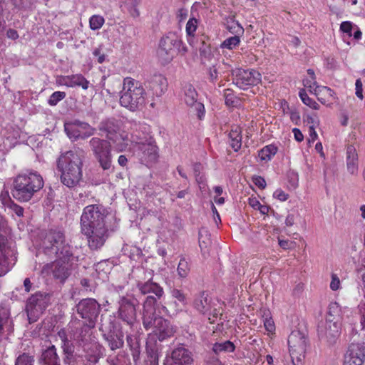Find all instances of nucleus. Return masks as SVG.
Listing matches in <instances>:
<instances>
[{
	"label": "nucleus",
	"instance_id": "nucleus-51",
	"mask_svg": "<svg viewBox=\"0 0 365 365\" xmlns=\"http://www.w3.org/2000/svg\"><path fill=\"white\" fill-rule=\"evenodd\" d=\"M339 309L336 304H330L327 318L333 319V317H339Z\"/></svg>",
	"mask_w": 365,
	"mask_h": 365
},
{
	"label": "nucleus",
	"instance_id": "nucleus-28",
	"mask_svg": "<svg viewBox=\"0 0 365 365\" xmlns=\"http://www.w3.org/2000/svg\"><path fill=\"white\" fill-rule=\"evenodd\" d=\"M108 140L113 145L114 150L117 152H123L128 146V136L125 132H118L115 135L110 137Z\"/></svg>",
	"mask_w": 365,
	"mask_h": 365
},
{
	"label": "nucleus",
	"instance_id": "nucleus-59",
	"mask_svg": "<svg viewBox=\"0 0 365 365\" xmlns=\"http://www.w3.org/2000/svg\"><path fill=\"white\" fill-rule=\"evenodd\" d=\"M68 76H61L56 80V83L58 85L68 87Z\"/></svg>",
	"mask_w": 365,
	"mask_h": 365
},
{
	"label": "nucleus",
	"instance_id": "nucleus-61",
	"mask_svg": "<svg viewBox=\"0 0 365 365\" xmlns=\"http://www.w3.org/2000/svg\"><path fill=\"white\" fill-rule=\"evenodd\" d=\"M6 36L12 40H16L19 36L17 31L14 29H9L6 32Z\"/></svg>",
	"mask_w": 365,
	"mask_h": 365
},
{
	"label": "nucleus",
	"instance_id": "nucleus-5",
	"mask_svg": "<svg viewBox=\"0 0 365 365\" xmlns=\"http://www.w3.org/2000/svg\"><path fill=\"white\" fill-rule=\"evenodd\" d=\"M154 300L149 298L145 304V312H143V325L146 330L153 329V332L160 341L165 340L174 336L175 327L170 322L155 314V309H153Z\"/></svg>",
	"mask_w": 365,
	"mask_h": 365
},
{
	"label": "nucleus",
	"instance_id": "nucleus-50",
	"mask_svg": "<svg viewBox=\"0 0 365 365\" xmlns=\"http://www.w3.org/2000/svg\"><path fill=\"white\" fill-rule=\"evenodd\" d=\"M353 24L351 21H343L340 25V31L346 34L349 36H352Z\"/></svg>",
	"mask_w": 365,
	"mask_h": 365
},
{
	"label": "nucleus",
	"instance_id": "nucleus-43",
	"mask_svg": "<svg viewBox=\"0 0 365 365\" xmlns=\"http://www.w3.org/2000/svg\"><path fill=\"white\" fill-rule=\"evenodd\" d=\"M263 317H264L263 319L264 327L267 331L268 334L272 335L275 334L276 327L272 317H269V314L266 315L265 313L264 314Z\"/></svg>",
	"mask_w": 365,
	"mask_h": 365
},
{
	"label": "nucleus",
	"instance_id": "nucleus-6",
	"mask_svg": "<svg viewBox=\"0 0 365 365\" xmlns=\"http://www.w3.org/2000/svg\"><path fill=\"white\" fill-rule=\"evenodd\" d=\"M308 346V338L305 333L293 330L288 337L289 352L293 365H302Z\"/></svg>",
	"mask_w": 365,
	"mask_h": 365
},
{
	"label": "nucleus",
	"instance_id": "nucleus-20",
	"mask_svg": "<svg viewBox=\"0 0 365 365\" xmlns=\"http://www.w3.org/2000/svg\"><path fill=\"white\" fill-rule=\"evenodd\" d=\"M43 243L46 250L55 253L57 249L66 243L65 236L61 231L51 230L46 234Z\"/></svg>",
	"mask_w": 365,
	"mask_h": 365
},
{
	"label": "nucleus",
	"instance_id": "nucleus-4",
	"mask_svg": "<svg viewBox=\"0 0 365 365\" xmlns=\"http://www.w3.org/2000/svg\"><path fill=\"white\" fill-rule=\"evenodd\" d=\"M43 178L36 171L18 175L14 180L13 197L19 202H28L43 187Z\"/></svg>",
	"mask_w": 365,
	"mask_h": 365
},
{
	"label": "nucleus",
	"instance_id": "nucleus-35",
	"mask_svg": "<svg viewBox=\"0 0 365 365\" xmlns=\"http://www.w3.org/2000/svg\"><path fill=\"white\" fill-rule=\"evenodd\" d=\"M278 148L274 144H269L258 152V156L262 161H269L277 153Z\"/></svg>",
	"mask_w": 365,
	"mask_h": 365
},
{
	"label": "nucleus",
	"instance_id": "nucleus-21",
	"mask_svg": "<svg viewBox=\"0 0 365 365\" xmlns=\"http://www.w3.org/2000/svg\"><path fill=\"white\" fill-rule=\"evenodd\" d=\"M39 364L41 365H61V360L54 345L50 344L48 346L42 349Z\"/></svg>",
	"mask_w": 365,
	"mask_h": 365
},
{
	"label": "nucleus",
	"instance_id": "nucleus-1",
	"mask_svg": "<svg viewBox=\"0 0 365 365\" xmlns=\"http://www.w3.org/2000/svg\"><path fill=\"white\" fill-rule=\"evenodd\" d=\"M106 217V209L99 204L87 205L83 210L81 216V232L86 236L88 247L93 250L103 246L108 237Z\"/></svg>",
	"mask_w": 365,
	"mask_h": 365
},
{
	"label": "nucleus",
	"instance_id": "nucleus-24",
	"mask_svg": "<svg viewBox=\"0 0 365 365\" xmlns=\"http://www.w3.org/2000/svg\"><path fill=\"white\" fill-rule=\"evenodd\" d=\"M194 308L200 314H206L211 310V299L206 292H200L193 301Z\"/></svg>",
	"mask_w": 365,
	"mask_h": 365
},
{
	"label": "nucleus",
	"instance_id": "nucleus-8",
	"mask_svg": "<svg viewBox=\"0 0 365 365\" xmlns=\"http://www.w3.org/2000/svg\"><path fill=\"white\" fill-rule=\"evenodd\" d=\"M181 43V41L174 36H165L160 39L157 54L161 64L167 65L173 61L176 54V48Z\"/></svg>",
	"mask_w": 365,
	"mask_h": 365
},
{
	"label": "nucleus",
	"instance_id": "nucleus-29",
	"mask_svg": "<svg viewBox=\"0 0 365 365\" xmlns=\"http://www.w3.org/2000/svg\"><path fill=\"white\" fill-rule=\"evenodd\" d=\"M56 259L66 262L67 264H72L75 260V257L72 252V247L68 244L65 243L56 252Z\"/></svg>",
	"mask_w": 365,
	"mask_h": 365
},
{
	"label": "nucleus",
	"instance_id": "nucleus-36",
	"mask_svg": "<svg viewBox=\"0 0 365 365\" xmlns=\"http://www.w3.org/2000/svg\"><path fill=\"white\" fill-rule=\"evenodd\" d=\"M235 350V344L229 340L224 342H216L212 346V351L215 354H219L221 352H233Z\"/></svg>",
	"mask_w": 365,
	"mask_h": 365
},
{
	"label": "nucleus",
	"instance_id": "nucleus-46",
	"mask_svg": "<svg viewBox=\"0 0 365 365\" xmlns=\"http://www.w3.org/2000/svg\"><path fill=\"white\" fill-rule=\"evenodd\" d=\"M224 98L225 104L228 106H235L236 103V96L234 94V91L230 89L227 88L224 91Z\"/></svg>",
	"mask_w": 365,
	"mask_h": 365
},
{
	"label": "nucleus",
	"instance_id": "nucleus-33",
	"mask_svg": "<svg viewBox=\"0 0 365 365\" xmlns=\"http://www.w3.org/2000/svg\"><path fill=\"white\" fill-rule=\"evenodd\" d=\"M314 93L322 104H325L331 101L334 92L329 87L319 86Z\"/></svg>",
	"mask_w": 365,
	"mask_h": 365
},
{
	"label": "nucleus",
	"instance_id": "nucleus-47",
	"mask_svg": "<svg viewBox=\"0 0 365 365\" xmlns=\"http://www.w3.org/2000/svg\"><path fill=\"white\" fill-rule=\"evenodd\" d=\"M34 356L23 354L17 358L15 365H34Z\"/></svg>",
	"mask_w": 365,
	"mask_h": 365
},
{
	"label": "nucleus",
	"instance_id": "nucleus-40",
	"mask_svg": "<svg viewBox=\"0 0 365 365\" xmlns=\"http://www.w3.org/2000/svg\"><path fill=\"white\" fill-rule=\"evenodd\" d=\"M299 96L305 105L314 110L319 109V105L312 98H309L304 89L300 90Z\"/></svg>",
	"mask_w": 365,
	"mask_h": 365
},
{
	"label": "nucleus",
	"instance_id": "nucleus-38",
	"mask_svg": "<svg viewBox=\"0 0 365 365\" xmlns=\"http://www.w3.org/2000/svg\"><path fill=\"white\" fill-rule=\"evenodd\" d=\"M227 29L232 34L239 36L244 33V29L234 17L229 18L226 23Z\"/></svg>",
	"mask_w": 365,
	"mask_h": 365
},
{
	"label": "nucleus",
	"instance_id": "nucleus-58",
	"mask_svg": "<svg viewBox=\"0 0 365 365\" xmlns=\"http://www.w3.org/2000/svg\"><path fill=\"white\" fill-rule=\"evenodd\" d=\"M248 204L255 210H257L261 205L259 201L255 197H249Z\"/></svg>",
	"mask_w": 365,
	"mask_h": 365
},
{
	"label": "nucleus",
	"instance_id": "nucleus-18",
	"mask_svg": "<svg viewBox=\"0 0 365 365\" xmlns=\"http://www.w3.org/2000/svg\"><path fill=\"white\" fill-rule=\"evenodd\" d=\"M138 155L147 166L155 163L158 158V148L154 142H138Z\"/></svg>",
	"mask_w": 365,
	"mask_h": 365
},
{
	"label": "nucleus",
	"instance_id": "nucleus-52",
	"mask_svg": "<svg viewBox=\"0 0 365 365\" xmlns=\"http://www.w3.org/2000/svg\"><path fill=\"white\" fill-rule=\"evenodd\" d=\"M341 282L336 274H331V281L330 283V289L333 291H336L340 288Z\"/></svg>",
	"mask_w": 365,
	"mask_h": 365
},
{
	"label": "nucleus",
	"instance_id": "nucleus-48",
	"mask_svg": "<svg viewBox=\"0 0 365 365\" xmlns=\"http://www.w3.org/2000/svg\"><path fill=\"white\" fill-rule=\"evenodd\" d=\"M172 297L178 300L182 305L185 306L187 304V297L184 292L178 289H173L171 291Z\"/></svg>",
	"mask_w": 365,
	"mask_h": 365
},
{
	"label": "nucleus",
	"instance_id": "nucleus-39",
	"mask_svg": "<svg viewBox=\"0 0 365 365\" xmlns=\"http://www.w3.org/2000/svg\"><path fill=\"white\" fill-rule=\"evenodd\" d=\"M190 271V265L188 261L182 257L180 259L177 272L180 278H185L187 277Z\"/></svg>",
	"mask_w": 365,
	"mask_h": 365
},
{
	"label": "nucleus",
	"instance_id": "nucleus-30",
	"mask_svg": "<svg viewBox=\"0 0 365 365\" xmlns=\"http://www.w3.org/2000/svg\"><path fill=\"white\" fill-rule=\"evenodd\" d=\"M103 337L105 340L108 342V344L112 351H115L123 346L124 336L123 334L121 332L118 334L110 333L108 334H104Z\"/></svg>",
	"mask_w": 365,
	"mask_h": 365
},
{
	"label": "nucleus",
	"instance_id": "nucleus-34",
	"mask_svg": "<svg viewBox=\"0 0 365 365\" xmlns=\"http://www.w3.org/2000/svg\"><path fill=\"white\" fill-rule=\"evenodd\" d=\"M68 87H81L83 90H87L90 82L82 74H73L68 76Z\"/></svg>",
	"mask_w": 365,
	"mask_h": 365
},
{
	"label": "nucleus",
	"instance_id": "nucleus-10",
	"mask_svg": "<svg viewBox=\"0 0 365 365\" xmlns=\"http://www.w3.org/2000/svg\"><path fill=\"white\" fill-rule=\"evenodd\" d=\"M65 131L70 139H86L95 133L96 129L88 123L80 120L65 123Z\"/></svg>",
	"mask_w": 365,
	"mask_h": 365
},
{
	"label": "nucleus",
	"instance_id": "nucleus-7",
	"mask_svg": "<svg viewBox=\"0 0 365 365\" xmlns=\"http://www.w3.org/2000/svg\"><path fill=\"white\" fill-rule=\"evenodd\" d=\"M93 155L103 170L110 168L112 163L111 146L109 142L99 138H92L89 141Z\"/></svg>",
	"mask_w": 365,
	"mask_h": 365
},
{
	"label": "nucleus",
	"instance_id": "nucleus-53",
	"mask_svg": "<svg viewBox=\"0 0 365 365\" xmlns=\"http://www.w3.org/2000/svg\"><path fill=\"white\" fill-rule=\"evenodd\" d=\"M273 196L274 198L282 202L286 201L289 197V195L286 193L284 191H283L282 189L276 190L273 194Z\"/></svg>",
	"mask_w": 365,
	"mask_h": 365
},
{
	"label": "nucleus",
	"instance_id": "nucleus-14",
	"mask_svg": "<svg viewBox=\"0 0 365 365\" xmlns=\"http://www.w3.org/2000/svg\"><path fill=\"white\" fill-rule=\"evenodd\" d=\"M50 301V296L48 294L37 292L32 294L27 300L26 311L28 316L42 313L48 307Z\"/></svg>",
	"mask_w": 365,
	"mask_h": 365
},
{
	"label": "nucleus",
	"instance_id": "nucleus-13",
	"mask_svg": "<svg viewBox=\"0 0 365 365\" xmlns=\"http://www.w3.org/2000/svg\"><path fill=\"white\" fill-rule=\"evenodd\" d=\"M184 101L193 113L196 114L199 120H202L205 115V108L202 103L197 101V93L194 86L186 83L183 86Z\"/></svg>",
	"mask_w": 365,
	"mask_h": 365
},
{
	"label": "nucleus",
	"instance_id": "nucleus-62",
	"mask_svg": "<svg viewBox=\"0 0 365 365\" xmlns=\"http://www.w3.org/2000/svg\"><path fill=\"white\" fill-rule=\"evenodd\" d=\"M290 119L295 124H298L299 121L300 120L299 113L296 110H292L290 112Z\"/></svg>",
	"mask_w": 365,
	"mask_h": 365
},
{
	"label": "nucleus",
	"instance_id": "nucleus-56",
	"mask_svg": "<svg viewBox=\"0 0 365 365\" xmlns=\"http://www.w3.org/2000/svg\"><path fill=\"white\" fill-rule=\"evenodd\" d=\"M356 86V96L360 98L361 100L363 99V85L362 82L360 79H357L355 83Z\"/></svg>",
	"mask_w": 365,
	"mask_h": 365
},
{
	"label": "nucleus",
	"instance_id": "nucleus-22",
	"mask_svg": "<svg viewBox=\"0 0 365 365\" xmlns=\"http://www.w3.org/2000/svg\"><path fill=\"white\" fill-rule=\"evenodd\" d=\"M168 86V80L162 74L154 75L149 81V88L157 97L162 96L166 92Z\"/></svg>",
	"mask_w": 365,
	"mask_h": 365
},
{
	"label": "nucleus",
	"instance_id": "nucleus-32",
	"mask_svg": "<svg viewBox=\"0 0 365 365\" xmlns=\"http://www.w3.org/2000/svg\"><path fill=\"white\" fill-rule=\"evenodd\" d=\"M230 145L234 151H238L242 146V130L239 127L232 128L229 133Z\"/></svg>",
	"mask_w": 365,
	"mask_h": 365
},
{
	"label": "nucleus",
	"instance_id": "nucleus-64",
	"mask_svg": "<svg viewBox=\"0 0 365 365\" xmlns=\"http://www.w3.org/2000/svg\"><path fill=\"white\" fill-rule=\"evenodd\" d=\"M291 243L288 240H281L279 238V245L284 250L289 249Z\"/></svg>",
	"mask_w": 365,
	"mask_h": 365
},
{
	"label": "nucleus",
	"instance_id": "nucleus-12",
	"mask_svg": "<svg viewBox=\"0 0 365 365\" xmlns=\"http://www.w3.org/2000/svg\"><path fill=\"white\" fill-rule=\"evenodd\" d=\"M77 313L81 318L91 323L96 324L101 311V306L98 302L92 298L81 299L76 306Z\"/></svg>",
	"mask_w": 365,
	"mask_h": 365
},
{
	"label": "nucleus",
	"instance_id": "nucleus-55",
	"mask_svg": "<svg viewBox=\"0 0 365 365\" xmlns=\"http://www.w3.org/2000/svg\"><path fill=\"white\" fill-rule=\"evenodd\" d=\"M9 207L12 210V211L19 217H22L24 215V208L14 203V202H11Z\"/></svg>",
	"mask_w": 365,
	"mask_h": 365
},
{
	"label": "nucleus",
	"instance_id": "nucleus-45",
	"mask_svg": "<svg viewBox=\"0 0 365 365\" xmlns=\"http://www.w3.org/2000/svg\"><path fill=\"white\" fill-rule=\"evenodd\" d=\"M63 352L65 356L64 361L70 360L73 357L74 346L68 340L62 346Z\"/></svg>",
	"mask_w": 365,
	"mask_h": 365
},
{
	"label": "nucleus",
	"instance_id": "nucleus-57",
	"mask_svg": "<svg viewBox=\"0 0 365 365\" xmlns=\"http://www.w3.org/2000/svg\"><path fill=\"white\" fill-rule=\"evenodd\" d=\"M292 133L294 136V139L297 142H302L304 140V135L299 128H294L292 129Z\"/></svg>",
	"mask_w": 365,
	"mask_h": 365
},
{
	"label": "nucleus",
	"instance_id": "nucleus-60",
	"mask_svg": "<svg viewBox=\"0 0 365 365\" xmlns=\"http://www.w3.org/2000/svg\"><path fill=\"white\" fill-rule=\"evenodd\" d=\"M211 209H212V211L213 213L214 220H215V223L217 225H218V223L221 222V219H220V214H219L217 208L214 205V204H212Z\"/></svg>",
	"mask_w": 365,
	"mask_h": 365
},
{
	"label": "nucleus",
	"instance_id": "nucleus-23",
	"mask_svg": "<svg viewBox=\"0 0 365 365\" xmlns=\"http://www.w3.org/2000/svg\"><path fill=\"white\" fill-rule=\"evenodd\" d=\"M72 264L56 259L52 264V273L54 278L64 282L70 275Z\"/></svg>",
	"mask_w": 365,
	"mask_h": 365
},
{
	"label": "nucleus",
	"instance_id": "nucleus-16",
	"mask_svg": "<svg viewBox=\"0 0 365 365\" xmlns=\"http://www.w3.org/2000/svg\"><path fill=\"white\" fill-rule=\"evenodd\" d=\"M118 316L119 319L128 325H133L136 319V308L134 299L122 297L119 301Z\"/></svg>",
	"mask_w": 365,
	"mask_h": 365
},
{
	"label": "nucleus",
	"instance_id": "nucleus-63",
	"mask_svg": "<svg viewBox=\"0 0 365 365\" xmlns=\"http://www.w3.org/2000/svg\"><path fill=\"white\" fill-rule=\"evenodd\" d=\"M359 310L361 313V323L364 328H365V304L359 305Z\"/></svg>",
	"mask_w": 365,
	"mask_h": 365
},
{
	"label": "nucleus",
	"instance_id": "nucleus-37",
	"mask_svg": "<svg viewBox=\"0 0 365 365\" xmlns=\"http://www.w3.org/2000/svg\"><path fill=\"white\" fill-rule=\"evenodd\" d=\"M307 75L308 77L303 80V84L311 93H314L315 90L319 86L316 81L314 71L312 69H308Z\"/></svg>",
	"mask_w": 365,
	"mask_h": 365
},
{
	"label": "nucleus",
	"instance_id": "nucleus-3",
	"mask_svg": "<svg viewBox=\"0 0 365 365\" xmlns=\"http://www.w3.org/2000/svg\"><path fill=\"white\" fill-rule=\"evenodd\" d=\"M82 168L81 156L73 150L61 154L57 161L61 182L68 187H76L80 182L83 177Z\"/></svg>",
	"mask_w": 365,
	"mask_h": 365
},
{
	"label": "nucleus",
	"instance_id": "nucleus-25",
	"mask_svg": "<svg viewBox=\"0 0 365 365\" xmlns=\"http://www.w3.org/2000/svg\"><path fill=\"white\" fill-rule=\"evenodd\" d=\"M171 362L180 365H190L192 359L190 353L183 347H178L172 351Z\"/></svg>",
	"mask_w": 365,
	"mask_h": 365
},
{
	"label": "nucleus",
	"instance_id": "nucleus-17",
	"mask_svg": "<svg viewBox=\"0 0 365 365\" xmlns=\"http://www.w3.org/2000/svg\"><path fill=\"white\" fill-rule=\"evenodd\" d=\"M341 322L339 317L333 319L327 318L324 331H322L323 336L329 345L336 344L341 335Z\"/></svg>",
	"mask_w": 365,
	"mask_h": 365
},
{
	"label": "nucleus",
	"instance_id": "nucleus-27",
	"mask_svg": "<svg viewBox=\"0 0 365 365\" xmlns=\"http://www.w3.org/2000/svg\"><path fill=\"white\" fill-rule=\"evenodd\" d=\"M98 129L100 131L106 133L108 140L110 137L120 131L118 121L114 118H108L102 120L98 125Z\"/></svg>",
	"mask_w": 365,
	"mask_h": 365
},
{
	"label": "nucleus",
	"instance_id": "nucleus-26",
	"mask_svg": "<svg viewBox=\"0 0 365 365\" xmlns=\"http://www.w3.org/2000/svg\"><path fill=\"white\" fill-rule=\"evenodd\" d=\"M346 168L348 172L355 175L358 172V154L356 148L352 145L346 147Z\"/></svg>",
	"mask_w": 365,
	"mask_h": 365
},
{
	"label": "nucleus",
	"instance_id": "nucleus-41",
	"mask_svg": "<svg viewBox=\"0 0 365 365\" xmlns=\"http://www.w3.org/2000/svg\"><path fill=\"white\" fill-rule=\"evenodd\" d=\"M240 43V38L239 36L235 35L234 36L229 37L222 41L221 48L232 50L238 46Z\"/></svg>",
	"mask_w": 365,
	"mask_h": 365
},
{
	"label": "nucleus",
	"instance_id": "nucleus-44",
	"mask_svg": "<svg viewBox=\"0 0 365 365\" xmlns=\"http://www.w3.org/2000/svg\"><path fill=\"white\" fill-rule=\"evenodd\" d=\"M66 94L63 91H55L49 97L48 100V105L51 106H56L61 101L64 99Z\"/></svg>",
	"mask_w": 365,
	"mask_h": 365
},
{
	"label": "nucleus",
	"instance_id": "nucleus-42",
	"mask_svg": "<svg viewBox=\"0 0 365 365\" xmlns=\"http://www.w3.org/2000/svg\"><path fill=\"white\" fill-rule=\"evenodd\" d=\"M105 23L104 18L101 15H93L89 19V26L92 30L100 29Z\"/></svg>",
	"mask_w": 365,
	"mask_h": 365
},
{
	"label": "nucleus",
	"instance_id": "nucleus-9",
	"mask_svg": "<svg viewBox=\"0 0 365 365\" xmlns=\"http://www.w3.org/2000/svg\"><path fill=\"white\" fill-rule=\"evenodd\" d=\"M262 81L261 73L255 69H242L237 71L233 83L240 89L247 90L259 84Z\"/></svg>",
	"mask_w": 365,
	"mask_h": 365
},
{
	"label": "nucleus",
	"instance_id": "nucleus-2",
	"mask_svg": "<svg viewBox=\"0 0 365 365\" xmlns=\"http://www.w3.org/2000/svg\"><path fill=\"white\" fill-rule=\"evenodd\" d=\"M119 103L129 111L143 110L147 105L148 98L142 83L131 77L125 78L120 93Z\"/></svg>",
	"mask_w": 365,
	"mask_h": 365
},
{
	"label": "nucleus",
	"instance_id": "nucleus-54",
	"mask_svg": "<svg viewBox=\"0 0 365 365\" xmlns=\"http://www.w3.org/2000/svg\"><path fill=\"white\" fill-rule=\"evenodd\" d=\"M252 182L259 189H264L267 185L265 180L261 176L253 177Z\"/></svg>",
	"mask_w": 365,
	"mask_h": 365
},
{
	"label": "nucleus",
	"instance_id": "nucleus-49",
	"mask_svg": "<svg viewBox=\"0 0 365 365\" xmlns=\"http://www.w3.org/2000/svg\"><path fill=\"white\" fill-rule=\"evenodd\" d=\"M208 79L211 83H215L218 79V70L216 66H212L207 68Z\"/></svg>",
	"mask_w": 365,
	"mask_h": 365
},
{
	"label": "nucleus",
	"instance_id": "nucleus-31",
	"mask_svg": "<svg viewBox=\"0 0 365 365\" xmlns=\"http://www.w3.org/2000/svg\"><path fill=\"white\" fill-rule=\"evenodd\" d=\"M200 24L199 19L195 17H190L185 26V32L187 41L189 44L192 45L194 42L195 33Z\"/></svg>",
	"mask_w": 365,
	"mask_h": 365
},
{
	"label": "nucleus",
	"instance_id": "nucleus-11",
	"mask_svg": "<svg viewBox=\"0 0 365 365\" xmlns=\"http://www.w3.org/2000/svg\"><path fill=\"white\" fill-rule=\"evenodd\" d=\"M136 286L142 294L145 295L148 294H154V296L148 295L146 297L143 305V312H145L146 311L147 307H145V304L149 298H151L154 300L152 307L153 309H155L157 302L164 294V290L163 287H160L158 283L154 282L151 279H149L147 282L138 281Z\"/></svg>",
	"mask_w": 365,
	"mask_h": 365
},
{
	"label": "nucleus",
	"instance_id": "nucleus-19",
	"mask_svg": "<svg viewBox=\"0 0 365 365\" xmlns=\"http://www.w3.org/2000/svg\"><path fill=\"white\" fill-rule=\"evenodd\" d=\"M365 361V347L359 344H351L344 355V365H363Z\"/></svg>",
	"mask_w": 365,
	"mask_h": 365
},
{
	"label": "nucleus",
	"instance_id": "nucleus-15",
	"mask_svg": "<svg viewBox=\"0 0 365 365\" xmlns=\"http://www.w3.org/2000/svg\"><path fill=\"white\" fill-rule=\"evenodd\" d=\"M96 324L85 323L80 321L74 324V329L71 330L73 340L77 341L79 345L85 346L91 339L92 330L95 327Z\"/></svg>",
	"mask_w": 365,
	"mask_h": 365
}]
</instances>
